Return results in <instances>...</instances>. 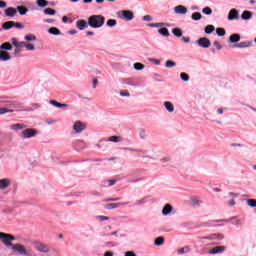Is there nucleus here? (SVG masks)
Masks as SVG:
<instances>
[{"mask_svg":"<svg viewBox=\"0 0 256 256\" xmlns=\"http://www.w3.org/2000/svg\"><path fill=\"white\" fill-rule=\"evenodd\" d=\"M88 25L92 27V29H100L105 25V16L103 15H92L88 17Z\"/></svg>","mask_w":256,"mask_h":256,"instance_id":"1","label":"nucleus"},{"mask_svg":"<svg viewBox=\"0 0 256 256\" xmlns=\"http://www.w3.org/2000/svg\"><path fill=\"white\" fill-rule=\"evenodd\" d=\"M0 241H2L6 247H12V241H15V236H13V234L0 232Z\"/></svg>","mask_w":256,"mask_h":256,"instance_id":"2","label":"nucleus"},{"mask_svg":"<svg viewBox=\"0 0 256 256\" xmlns=\"http://www.w3.org/2000/svg\"><path fill=\"white\" fill-rule=\"evenodd\" d=\"M233 223V225H241V220L237 219L236 217L231 218L230 220H212L208 223H205L204 225H208V227H213L215 223Z\"/></svg>","mask_w":256,"mask_h":256,"instance_id":"3","label":"nucleus"},{"mask_svg":"<svg viewBox=\"0 0 256 256\" xmlns=\"http://www.w3.org/2000/svg\"><path fill=\"white\" fill-rule=\"evenodd\" d=\"M12 251L19 253V255H27V249L22 244H12Z\"/></svg>","mask_w":256,"mask_h":256,"instance_id":"4","label":"nucleus"},{"mask_svg":"<svg viewBox=\"0 0 256 256\" xmlns=\"http://www.w3.org/2000/svg\"><path fill=\"white\" fill-rule=\"evenodd\" d=\"M34 249L40 251V253H49V251H51V249L46 244H43L41 242H36L34 244Z\"/></svg>","mask_w":256,"mask_h":256,"instance_id":"5","label":"nucleus"},{"mask_svg":"<svg viewBox=\"0 0 256 256\" xmlns=\"http://www.w3.org/2000/svg\"><path fill=\"white\" fill-rule=\"evenodd\" d=\"M196 43L203 49H209V47H211V41H209L206 37L199 38Z\"/></svg>","mask_w":256,"mask_h":256,"instance_id":"6","label":"nucleus"},{"mask_svg":"<svg viewBox=\"0 0 256 256\" xmlns=\"http://www.w3.org/2000/svg\"><path fill=\"white\" fill-rule=\"evenodd\" d=\"M36 135H37V130L32 128H27L22 132V136L24 137V139H30V137H35Z\"/></svg>","mask_w":256,"mask_h":256,"instance_id":"7","label":"nucleus"},{"mask_svg":"<svg viewBox=\"0 0 256 256\" xmlns=\"http://www.w3.org/2000/svg\"><path fill=\"white\" fill-rule=\"evenodd\" d=\"M121 15H122L121 17L126 21H133V17H135V15L133 14V11L131 10H123L121 11Z\"/></svg>","mask_w":256,"mask_h":256,"instance_id":"8","label":"nucleus"},{"mask_svg":"<svg viewBox=\"0 0 256 256\" xmlns=\"http://www.w3.org/2000/svg\"><path fill=\"white\" fill-rule=\"evenodd\" d=\"M123 205H129V202H119V203H110L105 205V209H117L119 207H123Z\"/></svg>","mask_w":256,"mask_h":256,"instance_id":"9","label":"nucleus"},{"mask_svg":"<svg viewBox=\"0 0 256 256\" xmlns=\"http://www.w3.org/2000/svg\"><path fill=\"white\" fill-rule=\"evenodd\" d=\"M85 128H86L85 124L81 121H77L73 125V129L74 131H76V133H81L82 131H85Z\"/></svg>","mask_w":256,"mask_h":256,"instance_id":"10","label":"nucleus"},{"mask_svg":"<svg viewBox=\"0 0 256 256\" xmlns=\"http://www.w3.org/2000/svg\"><path fill=\"white\" fill-rule=\"evenodd\" d=\"M11 185V180L9 178H3L0 180V191L7 189Z\"/></svg>","mask_w":256,"mask_h":256,"instance_id":"11","label":"nucleus"},{"mask_svg":"<svg viewBox=\"0 0 256 256\" xmlns=\"http://www.w3.org/2000/svg\"><path fill=\"white\" fill-rule=\"evenodd\" d=\"M235 19H239V11L237 9H231L228 14V20L234 21Z\"/></svg>","mask_w":256,"mask_h":256,"instance_id":"12","label":"nucleus"},{"mask_svg":"<svg viewBox=\"0 0 256 256\" xmlns=\"http://www.w3.org/2000/svg\"><path fill=\"white\" fill-rule=\"evenodd\" d=\"M225 251V246H216L209 250V255H217V253H223Z\"/></svg>","mask_w":256,"mask_h":256,"instance_id":"13","label":"nucleus"},{"mask_svg":"<svg viewBox=\"0 0 256 256\" xmlns=\"http://www.w3.org/2000/svg\"><path fill=\"white\" fill-rule=\"evenodd\" d=\"M174 11L177 15H185L187 13V7L178 5L174 8Z\"/></svg>","mask_w":256,"mask_h":256,"instance_id":"14","label":"nucleus"},{"mask_svg":"<svg viewBox=\"0 0 256 256\" xmlns=\"http://www.w3.org/2000/svg\"><path fill=\"white\" fill-rule=\"evenodd\" d=\"M76 27H78L80 31H83V29H87V27H89V22L87 23L85 20H78L76 22Z\"/></svg>","mask_w":256,"mask_h":256,"instance_id":"15","label":"nucleus"},{"mask_svg":"<svg viewBox=\"0 0 256 256\" xmlns=\"http://www.w3.org/2000/svg\"><path fill=\"white\" fill-rule=\"evenodd\" d=\"M251 45H253L252 41H245V42H240V43L234 45V47H236L238 49H247V47H251Z\"/></svg>","mask_w":256,"mask_h":256,"instance_id":"16","label":"nucleus"},{"mask_svg":"<svg viewBox=\"0 0 256 256\" xmlns=\"http://www.w3.org/2000/svg\"><path fill=\"white\" fill-rule=\"evenodd\" d=\"M4 12L6 17H15V15H17V9L13 7L7 8Z\"/></svg>","mask_w":256,"mask_h":256,"instance_id":"17","label":"nucleus"},{"mask_svg":"<svg viewBox=\"0 0 256 256\" xmlns=\"http://www.w3.org/2000/svg\"><path fill=\"white\" fill-rule=\"evenodd\" d=\"M9 59H11L9 52L0 50V61H9Z\"/></svg>","mask_w":256,"mask_h":256,"instance_id":"18","label":"nucleus"},{"mask_svg":"<svg viewBox=\"0 0 256 256\" xmlns=\"http://www.w3.org/2000/svg\"><path fill=\"white\" fill-rule=\"evenodd\" d=\"M173 211V206L171 204H166L162 209V215H169Z\"/></svg>","mask_w":256,"mask_h":256,"instance_id":"19","label":"nucleus"},{"mask_svg":"<svg viewBox=\"0 0 256 256\" xmlns=\"http://www.w3.org/2000/svg\"><path fill=\"white\" fill-rule=\"evenodd\" d=\"M229 41H230V43H239V41H241V35H239V34H232L229 37Z\"/></svg>","mask_w":256,"mask_h":256,"instance_id":"20","label":"nucleus"},{"mask_svg":"<svg viewBox=\"0 0 256 256\" xmlns=\"http://www.w3.org/2000/svg\"><path fill=\"white\" fill-rule=\"evenodd\" d=\"M204 239H208L209 241H213L215 239H218V241H221L223 239V235H221V234H211L210 236H207Z\"/></svg>","mask_w":256,"mask_h":256,"instance_id":"21","label":"nucleus"},{"mask_svg":"<svg viewBox=\"0 0 256 256\" xmlns=\"http://www.w3.org/2000/svg\"><path fill=\"white\" fill-rule=\"evenodd\" d=\"M251 17H253V13L251 11H248V10H245L242 15H241V18L244 20V21H247L249 19H251Z\"/></svg>","mask_w":256,"mask_h":256,"instance_id":"22","label":"nucleus"},{"mask_svg":"<svg viewBox=\"0 0 256 256\" xmlns=\"http://www.w3.org/2000/svg\"><path fill=\"white\" fill-rule=\"evenodd\" d=\"M14 25H15L14 21H7L2 24V29H5L6 31H8V29H12Z\"/></svg>","mask_w":256,"mask_h":256,"instance_id":"23","label":"nucleus"},{"mask_svg":"<svg viewBox=\"0 0 256 256\" xmlns=\"http://www.w3.org/2000/svg\"><path fill=\"white\" fill-rule=\"evenodd\" d=\"M164 107L169 111V113H173V111H175V106H173V103L169 101L164 102Z\"/></svg>","mask_w":256,"mask_h":256,"instance_id":"24","label":"nucleus"},{"mask_svg":"<svg viewBox=\"0 0 256 256\" xmlns=\"http://www.w3.org/2000/svg\"><path fill=\"white\" fill-rule=\"evenodd\" d=\"M172 33L175 37H183V30L181 28H173Z\"/></svg>","mask_w":256,"mask_h":256,"instance_id":"25","label":"nucleus"},{"mask_svg":"<svg viewBox=\"0 0 256 256\" xmlns=\"http://www.w3.org/2000/svg\"><path fill=\"white\" fill-rule=\"evenodd\" d=\"M158 33H159V35H162V37H169V35H171L169 33V29H167V28L158 29Z\"/></svg>","mask_w":256,"mask_h":256,"instance_id":"26","label":"nucleus"},{"mask_svg":"<svg viewBox=\"0 0 256 256\" xmlns=\"http://www.w3.org/2000/svg\"><path fill=\"white\" fill-rule=\"evenodd\" d=\"M48 33H50V35H61V30H59L57 27H51L48 30Z\"/></svg>","mask_w":256,"mask_h":256,"instance_id":"27","label":"nucleus"},{"mask_svg":"<svg viewBox=\"0 0 256 256\" xmlns=\"http://www.w3.org/2000/svg\"><path fill=\"white\" fill-rule=\"evenodd\" d=\"M17 11L20 13V15H27L29 9L25 6H17Z\"/></svg>","mask_w":256,"mask_h":256,"instance_id":"28","label":"nucleus"},{"mask_svg":"<svg viewBox=\"0 0 256 256\" xmlns=\"http://www.w3.org/2000/svg\"><path fill=\"white\" fill-rule=\"evenodd\" d=\"M0 49H3L4 51H11V49H13V46H11V43L5 42L0 46Z\"/></svg>","mask_w":256,"mask_h":256,"instance_id":"29","label":"nucleus"},{"mask_svg":"<svg viewBox=\"0 0 256 256\" xmlns=\"http://www.w3.org/2000/svg\"><path fill=\"white\" fill-rule=\"evenodd\" d=\"M164 243H165L164 237H158L154 240V245H156V247H160V245H163Z\"/></svg>","mask_w":256,"mask_h":256,"instance_id":"30","label":"nucleus"},{"mask_svg":"<svg viewBox=\"0 0 256 256\" xmlns=\"http://www.w3.org/2000/svg\"><path fill=\"white\" fill-rule=\"evenodd\" d=\"M36 5H38V7H47V5H49V1H47V0H37Z\"/></svg>","mask_w":256,"mask_h":256,"instance_id":"31","label":"nucleus"},{"mask_svg":"<svg viewBox=\"0 0 256 256\" xmlns=\"http://www.w3.org/2000/svg\"><path fill=\"white\" fill-rule=\"evenodd\" d=\"M213 31H215V26H213V25H207V26L205 27V33L211 34V33H213Z\"/></svg>","mask_w":256,"mask_h":256,"instance_id":"32","label":"nucleus"},{"mask_svg":"<svg viewBox=\"0 0 256 256\" xmlns=\"http://www.w3.org/2000/svg\"><path fill=\"white\" fill-rule=\"evenodd\" d=\"M108 141H111L112 143H119V141H121V137H119V136H110L108 138Z\"/></svg>","mask_w":256,"mask_h":256,"instance_id":"33","label":"nucleus"},{"mask_svg":"<svg viewBox=\"0 0 256 256\" xmlns=\"http://www.w3.org/2000/svg\"><path fill=\"white\" fill-rule=\"evenodd\" d=\"M134 69H136V71H143V69H145V65L137 62L134 64Z\"/></svg>","mask_w":256,"mask_h":256,"instance_id":"34","label":"nucleus"},{"mask_svg":"<svg viewBox=\"0 0 256 256\" xmlns=\"http://www.w3.org/2000/svg\"><path fill=\"white\" fill-rule=\"evenodd\" d=\"M57 13V11H55L54 9H52V8H46L45 10H44V14L45 15H55Z\"/></svg>","mask_w":256,"mask_h":256,"instance_id":"35","label":"nucleus"},{"mask_svg":"<svg viewBox=\"0 0 256 256\" xmlns=\"http://www.w3.org/2000/svg\"><path fill=\"white\" fill-rule=\"evenodd\" d=\"M216 33L218 37H225L226 31L223 28H217Z\"/></svg>","mask_w":256,"mask_h":256,"instance_id":"36","label":"nucleus"},{"mask_svg":"<svg viewBox=\"0 0 256 256\" xmlns=\"http://www.w3.org/2000/svg\"><path fill=\"white\" fill-rule=\"evenodd\" d=\"M177 63L173 62V60H167L165 67H167L168 69H171V67H176Z\"/></svg>","mask_w":256,"mask_h":256,"instance_id":"37","label":"nucleus"},{"mask_svg":"<svg viewBox=\"0 0 256 256\" xmlns=\"http://www.w3.org/2000/svg\"><path fill=\"white\" fill-rule=\"evenodd\" d=\"M106 25L108 27H115V25H117V20L115 19H109L107 22H106Z\"/></svg>","mask_w":256,"mask_h":256,"instance_id":"38","label":"nucleus"},{"mask_svg":"<svg viewBox=\"0 0 256 256\" xmlns=\"http://www.w3.org/2000/svg\"><path fill=\"white\" fill-rule=\"evenodd\" d=\"M201 14L199 13V12H194L193 14H192V19H193V21H199V20H201Z\"/></svg>","mask_w":256,"mask_h":256,"instance_id":"39","label":"nucleus"},{"mask_svg":"<svg viewBox=\"0 0 256 256\" xmlns=\"http://www.w3.org/2000/svg\"><path fill=\"white\" fill-rule=\"evenodd\" d=\"M202 13H204V15H211L213 13V10L211 9V7H205L202 9Z\"/></svg>","mask_w":256,"mask_h":256,"instance_id":"40","label":"nucleus"},{"mask_svg":"<svg viewBox=\"0 0 256 256\" xmlns=\"http://www.w3.org/2000/svg\"><path fill=\"white\" fill-rule=\"evenodd\" d=\"M5 113H13V109L0 108V115H5Z\"/></svg>","mask_w":256,"mask_h":256,"instance_id":"41","label":"nucleus"},{"mask_svg":"<svg viewBox=\"0 0 256 256\" xmlns=\"http://www.w3.org/2000/svg\"><path fill=\"white\" fill-rule=\"evenodd\" d=\"M25 40L26 41H37V37L33 34H30V35L25 36Z\"/></svg>","mask_w":256,"mask_h":256,"instance_id":"42","label":"nucleus"},{"mask_svg":"<svg viewBox=\"0 0 256 256\" xmlns=\"http://www.w3.org/2000/svg\"><path fill=\"white\" fill-rule=\"evenodd\" d=\"M19 107H21V103L19 102H13L12 104H10V108L8 109H19Z\"/></svg>","mask_w":256,"mask_h":256,"instance_id":"43","label":"nucleus"},{"mask_svg":"<svg viewBox=\"0 0 256 256\" xmlns=\"http://www.w3.org/2000/svg\"><path fill=\"white\" fill-rule=\"evenodd\" d=\"M247 205L249 207H256V200L255 199H248L247 200Z\"/></svg>","mask_w":256,"mask_h":256,"instance_id":"44","label":"nucleus"},{"mask_svg":"<svg viewBox=\"0 0 256 256\" xmlns=\"http://www.w3.org/2000/svg\"><path fill=\"white\" fill-rule=\"evenodd\" d=\"M180 78L182 79V81H189V74L182 72L180 74Z\"/></svg>","mask_w":256,"mask_h":256,"instance_id":"45","label":"nucleus"},{"mask_svg":"<svg viewBox=\"0 0 256 256\" xmlns=\"http://www.w3.org/2000/svg\"><path fill=\"white\" fill-rule=\"evenodd\" d=\"M11 129H14L15 131H19L20 129H23V125H21V124H13L11 126Z\"/></svg>","mask_w":256,"mask_h":256,"instance_id":"46","label":"nucleus"},{"mask_svg":"<svg viewBox=\"0 0 256 256\" xmlns=\"http://www.w3.org/2000/svg\"><path fill=\"white\" fill-rule=\"evenodd\" d=\"M50 105L61 109V103L57 102L56 100H50Z\"/></svg>","mask_w":256,"mask_h":256,"instance_id":"47","label":"nucleus"},{"mask_svg":"<svg viewBox=\"0 0 256 256\" xmlns=\"http://www.w3.org/2000/svg\"><path fill=\"white\" fill-rule=\"evenodd\" d=\"M14 27H16V29H24L25 26L23 24H21V22H14Z\"/></svg>","mask_w":256,"mask_h":256,"instance_id":"48","label":"nucleus"},{"mask_svg":"<svg viewBox=\"0 0 256 256\" xmlns=\"http://www.w3.org/2000/svg\"><path fill=\"white\" fill-rule=\"evenodd\" d=\"M25 48L27 51H35V46L33 44H26Z\"/></svg>","mask_w":256,"mask_h":256,"instance_id":"49","label":"nucleus"},{"mask_svg":"<svg viewBox=\"0 0 256 256\" xmlns=\"http://www.w3.org/2000/svg\"><path fill=\"white\" fill-rule=\"evenodd\" d=\"M156 27H170V24L169 23L160 22V23H156Z\"/></svg>","mask_w":256,"mask_h":256,"instance_id":"50","label":"nucleus"},{"mask_svg":"<svg viewBox=\"0 0 256 256\" xmlns=\"http://www.w3.org/2000/svg\"><path fill=\"white\" fill-rule=\"evenodd\" d=\"M185 249H186V251H189V247L180 248V249L178 250V255H183V253H185Z\"/></svg>","mask_w":256,"mask_h":256,"instance_id":"51","label":"nucleus"},{"mask_svg":"<svg viewBox=\"0 0 256 256\" xmlns=\"http://www.w3.org/2000/svg\"><path fill=\"white\" fill-rule=\"evenodd\" d=\"M214 47H216L218 49V51H221V44L218 41H214L213 43Z\"/></svg>","mask_w":256,"mask_h":256,"instance_id":"52","label":"nucleus"},{"mask_svg":"<svg viewBox=\"0 0 256 256\" xmlns=\"http://www.w3.org/2000/svg\"><path fill=\"white\" fill-rule=\"evenodd\" d=\"M26 43L25 42H18V45L16 46V49H23L25 47Z\"/></svg>","mask_w":256,"mask_h":256,"instance_id":"53","label":"nucleus"},{"mask_svg":"<svg viewBox=\"0 0 256 256\" xmlns=\"http://www.w3.org/2000/svg\"><path fill=\"white\" fill-rule=\"evenodd\" d=\"M97 219H99V221H109V217L107 216H98Z\"/></svg>","mask_w":256,"mask_h":256,"instance_id":"54","label":"nucleus"},{"mask_svg":"<svg viewBox=\"0 0 256 256\" xmlns=\"http://www.w3.org/2000/svg\"><path fill=\"white\" fill-rule=\"evenodd\" d=\"M152 17H151V15H145V16H143V21H152Z\"/></svg>","mask_w":256,"mask_h":256,"instance_id":"55","label":"nucleus"},{"mask_svg":"<svg viewBox=\"0 0 256 256\" xmlns=\"http://www.w3.org/2000/svg\"><path fill=\"white\" fill-rule=\"evenodd\" d=\"M7 7V2L0 0V9Z\"/></svg>","mask_w":256,"mask_h":256,"instance_id":"56","label":"nucleus"},{"mask_svg":"<svg viewBox=\"0 0 256 256\" xmlns=\"http://www.w3.org/2000/svg\"><path fill=\"white\" fill-rule=\"evenodd\" d=\"M182 41H183V43H189L191 41V38L184 36V37H182Z\"/></svg>","mask_w":256,"mask_h":256,"instance_id":"57","label":"nucleus"},{"mask_svg":"<svg viewBox=\"0 0 256 256\" xmlns=\"http://www.w3.org/2000/svg\"><path fill=\"white\" fill-rule=\"evenodd\" d=\"M120 95H121L122 97H129V92H128V91H121V92H120Z\"/></svg>","mask_w":256,"mask_h":256,"instance_id":"58","label":"nucleus"},{"mask_svg":"<svg viewBox=\"0 0 256 256\" xmlns=\"http://www.w3.org/2000/svg\"><path fill=\"white\" fill-rule=\"evenodd\" d=\"M125 256H137V254H135L133 251H128L125 253Z\"/></svg>","mask_w":256,"mask_h":256,"instance_id":"59","label":"nucleus"},{"mask_svg":"<svg viewBox=\"0 0 256 256\" xmlns=\"http://www.w3.org/2000/svg\"><path fill=\"white\" fill-rule=\"evenodd\" d=\"M115 183H117V180H108V185L110 187H113V185H115Z\"/></svg>","mask_w":256,"mask_h":256,"instance_id":"60","label":"nucleus"},{"mask_svg":"<svg viewBox=\"0 0 256 256\" xmlns=\"http://www.w3.org/2000/svg\"><path fill=\"white\" fill-rule=\"evenodd\" d=\"M97 83H99V81L97 80V78H93V88H94V89L97 87Z\"/></svg>","mask_w":256,"mask_h":256,"instance_id":"61","label":"nucleus"},{"mask_svg":"<svg viewBox=\"0 0 256 256\" xmlns=\"http://www.w3.org/2000/svg\"><path fill=\"white\" fill-rule=\"evenodd\" d=\"M192 203H194V205H199V201L197 200V198H191Z\"/></svg>","mask_w":256,"mask_h":256,"instance_id":"62","label":"nucleus"},{"mask_svg":"<svg viewBox=\"0 0 256 256\" xmlns=\"http://www.w3.org/2000/svg\"><path fill=\"white\" fill-rule=\"evenodd\" d=\"M12 44L14 45V47H17V45L19 44V42L17 41V39L13 38V39H12Z\"/></svg>","mask_w":256,"mask_h":256,"instance_id":"63","label":"nucleus"},{"mask_svg":"<svg viewBox=\"0 0 256 256\" xmlns=\"http://www.w3.org/2000/svg\"><path fill=\"white\" fill-rule=\"evenodd\" d=\"M104 256H113V252L111 251L105 252Z\"/></svg>","mask_w":256,"mask_h":256,"instance_id":"64","label":"nucleus"}]
</instances>
